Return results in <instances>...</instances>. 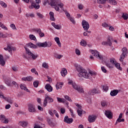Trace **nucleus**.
Segmentation results:
<instances>
[{"label": "nucleus", "instance_id": "13d9d810", "mask_svg": "<svg viewBox=\"0 0 128 128\" xmlns=\"http://www.w3.org/2000/svg\"><path fill=\"white\" fill-rule=\"evenodd\" d=\"M102 26H104V28H108V24L106 22H104L102 24Z\"/></svg>", "mask_w": 128, "mask_h": 128}, {"label": "nucleus", "instance_id": "c85d7f7f", "mask_svg": "<svg viewBox=\"0 0 128 128\" xmlns=\"http://www.w3.org/2000/svg\"><path fill=\"white\" fill-rule=\"evenodd\" d=\"M77 112L79 116H82V108H78L77 110Z\"/></svg>", "mask_w": 128, "mask_h": 128}, {"label": "nucleus", "instance_id": "9d476101", "mask_svg": "<svg viewBox=\"0 0 128 128\" xmlns=\"http://www.w3.org/2000/svg\"><path fill=\"white\" fill-rule=\"evenodd\" d=\"M91 54H93L94 56H96L98 60H102V56L100 55V52H98L96 50H92L91 52Z\"/></svg>", "mask_w": 128, "mask_h": 128}, {"label": "nucleus", "instance_id": "f704fd0d", "mask_svg": "<svg viewBox=\"0 0 128 128\" xmlns=\"http://www.w3.org/2000/svg\"><path fill=\"white\" fill-rule=\"evenodd\" d=\"M38 84H40V82H38V80H35L33 83L34 87L38 88Z\"/></svg>", "mask_w": 128, "mask_h": 128}, {"label": "nucleus", "instance_id": "680f3d73", "mask_svg": "<svg viewBox=\"0 0 128 128\" xmlns=\"http://www.w3.org/2000/svg\"><path fill=\"white\" fill-rule=\"evenodd\" d=\"M38 110H40L41 112H43L44 111V108H42V106H38Z\"/></svg>", "mask_w": 128, "mask_h": 128}, {"label": "nucleus", "instance_id": "39448f33", "mask_svg": "<svg viewBox=\"0 0 128 128\" xmlns=\"http://www.w3.org/2000/svg\"><path fill=\"white\" fill-rule=\"evenodd\" d=\"M48 102L49 103L53 102L54 99H52V98L48 96H46L45 97V98L44 100V102H43L44 106H46L48 104Z\"/></svg>", "mask_w": 128, "mask_h": 128}, {"label": "nucleus", "instance_id": "4be33fe9", "mask_svg": "<svg viewBox=\"0 0 128 128\" xmlns=\"http://www.w3.org/2000/svg\"><path fill=\"white\" fill-rule=\"evenodd\" d=\"M49 14L50 16V20H52L53 22H54L56 20V19H54V14L52 12H50L49 13Z\"/></svg>", "mask_w": 128, "mask_h": 128}, {"label": "nucleus", "instance_id": "7c9ffc66", "mask_svg": "<svg viewBox=\"0 0 128 128\" xmlns=\"http://www.w3.org/2000/svg\"><path fill=\"white\" fill-rule=\"evenodd\" d=\"M36 16H38L40 20L44 18V15L40 12H36Z\"/></svg>", "mask_w": 128, "mask_h": 128}, {"label": "nucleus", "instance_id": "8fccbe9b", "mask_svg": "<svg viewBox=\"0 0 128 128\" xmlns=\"http://www.w3.org/2000/svg\"><path fill=\"white\" fill-rule=\"evenodd\" d=\"M64 98H66V100H67L70 102H72V99H70V96H65Z\"/></svg>", "mask_w": 128, "mask_h": 128}, {"label": "nucleus", "instance_id": "338daca9", "mask_svg": "<svg viewBox=\"0 0 128 128\" xmlns=\"http://www.w3.org/2000/svg\"><path fill=\"white\" fill-rule=\"evenodd\" d=\"M89 74H90V76H96V73L94 72H92V71H90L89 72Z\"/></svg>", "mask_w": 128, "mask_h": 128}, {"label": "nucleus", "instance_id": "4468645a", "mask_svg": "<svg viewBox=\"0 0 128 128\" xmlns=\"http://www.w3.org/2000/svg\"><path fill=\"white\" fill-rule=\"evenodd\" d=\"M64 122H66V124H72V122H74V119L72 118H68V116H66L64 118Z\"/></svg>", "mask_w": 128, "mask_h": 128}, {"label": "nucleus", "instance_id": "de8ad7c7", "mask_svg": "<svg viewBox=\"0 0 128 128\" xmlns=\"http://www.w3.org/2000/svg\"><path fill=\"white\" fill-rule=\"evenodd\" d=\"M124 122V119H117L115 124L116 125L117 124H118V122Z\"/></svg>", "mask_w": 128, "mask_h": 128}, {"label": "nucleus", "instance_id": "0eeeda50", "mask_svg": "<svg viewBox=\"0 0 128 128\" xmlns=\"http://www.w3.org/2000/svg\"><path fill=\"white\" fill-rule=\"evenodd\" d=\"M30 2L32 4L31 6H29V8H30V10H32V8H35V10H38V8H40V4L36 5L34 1L30 0Z\"/></svg>", "mask_w": 128, "mask_h": 128}, {"label": "nucleus", "instance_id": "f3484780", "mask_svg": "<svg viewBox=\"0 0 128 128\" xmlns=\"http://www.w3.org/2000/svg\"><path fill=\"white\" fill-rule=\"evenodd\" d=\"M96 117L95 116H89L88 117V120L90 123L94 122H96Z\"/></svg>", "mask_w": 128, "mask_h": 128}, {"label": "nucleus", "instance_id": "58836bf2", "mask_svg": "<svg viewBox=\"0 0 128 128\" xmlns=\"http://www.w3.org/2000/svg\"><path fill=\"white\" fill-rule=\"evenodd\" d=\"M12 84V86H14V88H18V83L16 82L13 81L12 82V83L11 84V85Z\"/></svg>", "mask_w": 128, "mask_h": 128}, {"label": "nucleus", "instance_id": "37998d69", "mask_svg": "<svg viewBox=\"0 0 128 128\" xmlns=\"http://www.w3.org/2000/svg\"><path fill=\"white\" fill-rule=\"evenodd\" d=\"M103 88V90H104L105 92H106L108 90V86H106V84H104L102 86Z\"/></svg>", "mask_w": 128, "mask_h": 128}, {"label": "nucleus", "instance_id": "864d4df0", "mask_svg": "<svg viewBox=\"0 0 128 128\" xmlns=\"http://www.w3.org/2000/svg\"><path fill=\"white\" fill-rule=\"evenodd\" d=\"M110 2L113 6H116L118 4V2H116V1L115 0H112Z\"/></svg>", "mask_w": 128, "mask_h": 128}, {"label": "nucleus", "instance_id": "0e129e2a", "mask_svg": "<svg viewBox=\"0 0 128 128\" xmlns=\"http://www.w3.org/2000/svg\"><path fill=\"white\" fill-rule=\"evenodd\" d=\"M10 27L12 28L13 30H16V25H14V24H12Z\"/></svg>", "mask_w": 128, "mask_h": 128}, {"label": "nucleus", "instance_id": "69168bd1", "mask_svg": "<svg viewBox=\"0 0 128 128\" xmlns=\"http://www.w3.org/2000/svg\"><path fill=\"white\" fill-rule=\"evenodd\" d=\"M6 110H8L9 108H10V104H7L5 106Z\"/></svg>", "mask_w": 128, "mask_h": 128}, {"label": "nucleus", "instance_id": "4d7b16f0", "mask_svg": "<svg viewBox=\"0 0 128 128\" xmlns=\"http://www.w3.org/2000/svg\"><path fill=\"white\" fill-rule=\"evenodd\" d=\"M68 18L70 19V22H72V24H76V22H74V18H72V17H69Z\"/></svg>", "mask_w": 128, "mask_h": 128}, {"label": "nucleus", "instance_id": "052dcab7", "mask_svg": "<svg viewBox=\"0 0 128 128\" xmlns=\"http://www.w3.org/2000/svg\"><path fill=\"white\" fill-rule=\"evenodd\" d=\"M60 112H61V114H64V112H66V110L64 108H61Z\"/></svg>", "mask_w": 128, "mask_h": 128}, {"label": "nucleus", "instance_id": "cd10ccee", "mask_svg": "<svg viewBox=\"0 0 128 128\" xmlns=\"http://www.w3.org/2000/svg\"><path fill=\"white\" fill-rule=\"evenodd\" d=\"M114 66H115L116 68L119 70H122V67H120V64L119 63L116 62V64H114Z\"/></svg>", "mask_w": 128, "mask_h": 128}, {"label": "nucleus", "instance_id": "a19ab883", "mask_svg": "<svg viewBox=\"0 0 128 128\" xmlns=\"http://www.w3.org/2000/svg\"><path fill=\"white\" fill-rule=\"evenodd\" d=\"M42 66L44 68L48 69V64L46 62L42 64Z\"/></svg>", "mask_w": 128, "mask_h": 128}, {"label": "nucleus", "instance_id": "aec40b11", "mask_svg": "<svg viewBox=\"0 0 128 128\" xmlns=\"http://www.w3.org/2000/svg\"><path fill=\"white\" fill-rule=\"evenodd\" d=\"M0 64L4 66V64H6V62L4 60V56L0 55Z\"/></svg>", "mask_w": 128, "mask_h": 128}, {"label": "nucleus", "instance_id": "e2e57ef3", "mask_svg": "<svg viewBox=\"0 0 128 128\" xmlns=\"http://www.w3.org/2000/svg\"><path fill=\"white\" fill-rule=\"evenodd\" d=\"M70 112L71 113V116H74V110H72L71 108L70 109Z\"/></svg>", "mask_w": 128, "mask_h": 128}, {"label": "nucleus", "instance_id": "bf43d9fd", "mask_svg": "<svg viewBox=\"0 0 128 128\" xmlns=\"http://www.w3.org/2000/svg\"><path fill=\"white\" fill-rule=\"evenodd\" d=\"M101 68L103 72H106V68H104V66H102Z\"/></svg>", "mask_w": 128, "mask_h": 128}, {"label": "nucleus", "instance_id": "603ef678", "mask_svg": "<svg viewBox=\"0 0 128 128\" xmlns=\"http://www.w3.org/2000/svg\"><path fill=\"white\" fill-rule=\"evenodd\" d=\"M101 106H106L108 104H106V102L103 101L101 102Z\"/></svg>", "mask_w": 128, "mask_h": 128}, {"label": "nucleus", "instance_id": "2eb2a0df", "mask_svg": "<svg viewBox=\"0 0 128 128\" xmlns=\"http://www.w3.org/2000/svg\"><path fill=\"white\" fill-rule=\"evenodd\" d=\"M120 92V90H112L110 92V94L111 96H116L118 94V92Z\"/></svg>", "mask_w": 128, "mask_h": 128}, {"label": "nucleus", "instance_id": "b1692460", "mask_svg": "<svg viewBox=\"0 0 128 128\" xmlns=\"http://www.w3.org/2000/svg\"><path fill=\"white\" fill-rule=\"evenodd\" d=\"M62 86H64V82H58L56 84V88L57 90H60V88H62Z\"/></svg>", "mask_w": 128, "mask_h": 128}, {"label": "nucleus", "instance_id": "f8f14e48", "mask_svg": "<svg viewBox=\"0 0 128 128\" xmlns=\"http://www.w3.org/2000/svg\"><path fill=\"white\" fill-rule=\"evenodd\" d=\"M0 120L2 122H3V124H8V120L6 118V116H4V115H0Z\"/></svg>", "mask_w": 128, "mask_h": 128}, {"label": "nucleus", "instance_id": "a18cd8bd", "mask_svg": "<svg viewBox=\"0 0 128 128\" xmlns=\"http://www.w3.org/2000/svg\"><path fill=\"white\" fill-rule=\"evenodd\" d=\"M72 86L74 88V90H76L80 86H78L76 84V83H74V84H72Z\"/></svg>", "mask_w": 128, "mask_h": 128}, {"label": "nucleus", "instance_id": "dca6fc26", "mask_svg": "<svg viewBox=\"0 0 128 128\" xmlns=\"http://www.w3.org/2000/svg\"><path fill=\"white\" fill-rule=\"evenodd\" d=\"M45 88L49 92H52V86L50 84H48L45 86Z\"/></svg>", "mask_w": 128, "mask_h": 128}, {"label": "nucleus", "instance_id": "bb28decb", "mask_svg": "<svg viewBox=\"0 0 128 128\" xmlns=\"http://www.w3.org/2000/svg\"><path fill=\"white\" fill-rule=\"evenodd\" d=\"M54 40L56 42V44H58V46L60 48L62 46V44L60 43V38L58 37H56L54 38Z\"/></svg>", "mask_w": 128, "mask_h": 128}, {"label": "nucleus", "instance_id": "1a4fd4ad", "mask_svg": "<svg viewBox=\"0 0 128 128\" xmlns=\"http://www.w3.org/2000/svg\"><path fill=\"white\" fill-rule=\"evenodd\" d=\"M82 26L84 30L88 32V28H90V24H88V22L86 20H83L82 21Z\"/></svg>", "mask_w": 128, "mask_h": 128}, {"label": "nucleus", "instance_id": "5fc2aeb1", "mask_svg": "<svg viewBox=\"0 0 128 128\" xmlns=\"http://www.w3.org/2000/svg\"><path fill=\"white\" fill-rule=\"evenodd\" d=\"M76 54L77 56H80V51L78 49L76 50Z\"/></svg>", "mask_w": 128, "mask_h": 128}, {"label": "nucleus", "instance_id": "6ab92c4d", "mask_svg": "<svg viewBox=\"0 0 128 128\" xmlns=\"http://www.w3.org/2000/svg\"><path fill=\"white\" fill-rule=\"evenodd\" d=\"M60 74L62 76H66L68 74V71L66 70V69L63 68L60 72Z\"/></svg>", "mask_w": 128, "mask_h": 128}, {"label": "nucleus", "instance_id": "79ce46f5", "mask_svg": "<svg viewBox=\"0 0 128 128\" xmlns=\"http://www.w3.org/2000/svg\"><path fill=\"white\" fill-rule=\"evenodd\" d=\"M106 0H98V3L100 4H106Z\"/></svg>", "mask_w": 128, "mask_h": 128}, {"label": "nucleus", "instance_id": "3c124183", "mask_svg": "<svg viewBox=\"0 0 128 128\" xmlns=\"http://www.w3.org/2000/svg\"><path fill=\"white\" fill-rule=\"evenodd\" d=\"M57 6H60V8H64V4L62 3L58 4L57 2Z\"/></svg>", "mask_w": 128, "mask_h": 128}, {"label": "nucleus", "instance_id": "6e6552de", "mask_svg": "<svg viewBox=\"0 0 128 128\" xmlns=\"http://www.w3.org/2000/svg\"><path fill=\"white\" fill-rule=\"evenodd\" d=\"M28 110L30 112H36V106L34 104H28Z\"/></svg>", "mask_w": 128, "mask_h": 128}, {"label": "nucleus", "instance_id": "4c0bfd02", "mask_svg": "<svg viewBox=\"0 0 128 128\" xmlns=\"http://www.w3.org/2000/svg\"><path fill=\"white\" fill-rule=\"evenodd\" d=\"M29 38L30 40H36V36H34V34H30L29 36Z\"/></svg>", "mask_w": 128, "mask_h": 128}, {"label": "nucleus", "instance_id": "473e14b6", "mask_svg": "<svg viewBox=\"0 0 128 128\" xmlns=\"http://www.w3.org/2000/svg\"><path fill=\"white\" fill-rule=\"evenodd\" d=\"M47 122L48 124L50 126H54V122L52 121V120L50 119H48Z\"/></svg>", "mask_w": 128, "mask_h": 128}, {"label": "nucleus", "instance_id": "a211bd4d", "mask_svg": "<svg viewBox=\"0 0 128 128\" xmlns=\"http://www.w3.org/2000/svg\"><path fill=\"white\" fill-rule=\"evenodd\" d=\"M12 78H6L5 81V84H7L8 86H12Z\"/></svg>", "mask_w": 128, "mask_h": 128}, {"label": "nucleus", "instance_id": "412c9836", "mask_svg": "<svg viewBox=\"0 0 128 128\" xmlns=\"http://www.w3.org/2000/svg\"><path fill=\"white\" fill-rule=\"evenodd\" d=\"M19 126H22L23 128H26L28 126V122H19L18 123Z\"/></svg>", "mask_w": 128, "mask_h": 128}, {"label": "nucleus", "instance_id": "ddd939ff", "mask_svg": "<svg viewBox=\"0 0 128 128\" xmlns=\"http://www.w3.org/2000/svg\"><path fill=\"white\" fill-rule=\"evenodd\" d=\"M105 116H107V118L110 120H112V113L110 110L105 111Z\"/></svg>", "mask_w": 128, "mask_h": 128}, {"label": "nucleus", "instance_id": "ea45409f", "mask_svg": "<svg viewBox=\"0 0 128 128\" xmlns=\"http://www.w3.org/2000/svg\"><path fill=\"white\" fill-rule=\"evenodd\" d=\"M0 4L2 6V8H6V6H8L6 4L4 3V2L2 1L0 2Z\"/></svg>", "mask_w": 128, "mask_h": 128}, {"label": "nucleus", "instance_id": "393cba45", "mask_svg": "<svg viewBox=\"0 0 128 128\" xmlns=\"http://www.w3.org/2000/svg\"><path fill=\"white\" fill-rule=\"evenodd\" d=\"M52 26L54 28H56V30H60L62 28V27H60V26L58 24H56V23L52 22Z\"/></svg>", "mask_w": 128, "mask_h": 128}, {"label": "nucleus", "instance_id": "c756f323", "mask_svg": "<svg viewBox=\"0 0 128 128\" xmlns=\"http://www.w3.org/2000/svg\"><path fill=\"white\" fill-rule=\"evenodd\" d=\"M80 46H86V41L84 40V39H82L80 42Z\"/></svg>", "mask_w": 128, "mask_h": 128}, {"label": "nucleus", "instance_id": "72a5a7b5", "mask_svg": "<svg viewBox=\"0 0 128 128\" xmlns=\"http://www.w3.org/2000/svg\"><path fill=\"white\" fill-rule=\"evenodd\" d=\"M122 18L124 20H126L128 18V14L122 13Z\"/></svg>", "mask_w": 128, "mask_h": 128}, {"label": "nucleus", "instance_id": "e433bc0d", "mask_svg": "<svg viewBox=\"0 0 128 128\" xmlns=\"http://www.w3.org/2000/svg\"><path fill=\"white\" fill-rule=\"evenodd\" d=\"M56 98L58 102H64L65 100L64 98H60L58 97H57Z\"/></svg>", "mask_w": 128, "mask_h": 128}, {"label": "nucleus", "instance_id": "20e7f679", "mask_svg": "<svg viewBox=\"0 0 128 128\" xmlns=\"http://www.w3.org/2000/svg\"><path fill=\"white\" fill-rule=\"evenodd\" d=\"M122 54L120 56V62H123L124 59L126 56L128 54V49L124 47L122 49Z\"/></svg>", "mask_w": 128, "mask_h": 128}, {"label": "nucleus", "instance_id": "5701e85b", "mask_svg": "<svg viewBox=\"0 0 128 128\" xmlns=\"http://www.w3.org/2000/svg\"><path fill=\"white\" fill-rule=\"evenodd\" d=\"M20 88H21V90H26V92H30V90L26 88V86L25 84L22 85V84H20Z\"/></svg>", "mask_w": 128, "mask_h": 128}, {"label": "nucleus", "instance_id": "49530a36", "mask_svg": "<svg viewBox=\"0 0 128 128\" xmlns=\"http://www.w3.org/2000/svg\"><path fill=\"white\" fill-rule=\"evenodd\" d=\"M34 32H36L37 34H40L42 32V30L40 28H34Z\"/></svg>", "mask_w": 128, "mask_h": 128}, {"label": "nucleus", "instance_id": "2f4dec72", "mask_svg": "<svg viewBox=\"0 0 128 128\" xmlns=\"http://www.w3.org/2000/svg\"><path fill=\"white\" fill-rule=\"evenodd\" d=\"M4 50H8L9 52H12V46L8 45L7 46V48H4Z\"/></svg>", "mask_w": 128, "mask_h": 128}, {"label": "nucleus", "instance_id": "f257e3e1", "mask_svg": "<svg viewBox=\"0 0 128 128\" xmlns=\"http://www.w3.org/2000/svg\"><path fill=\"white\" fill-rule=\"evenodd\" d=\"M52 43L51 42H45L42 43L38 42L36 44V45L32 42H30L26 44V46L28 48H38V46L40 48H50V46H52Z\"/></svg>", "mask_w": 128, "mask_h": 128}, {"label": "nucleus", "instance_id": "a878e982", "mask_svg": "<svg viewBox=\"0 0 128 128\" xmlns=\"http://www.w3.org/2000/svg\"><path fill=\"white\" fill-rule=\"evenodd\" d=\"M112 37L109 36L107 40L108 45V44L110 46H112Z\"/></svg>", "mask_w": 128, "mask_h": 128}, {"label": "nucleus", "instance_id": "f03ea898", "mask_svg": "<svg viewBox=\"0 0 128 128\" xmlns=\"http://www.w3.org/2000/svg\"><path fill=\"white\" fill-rule=\"evenodd\" d=\"M76 70L79 72L78 76L80 78H90V74L88 73V71L80 65H75Z\"/></svg>", "mask_w": 128, "mask_h": 128}, {"label": "nucleus", "instance_id": "c9c22d12", "mask_svg": "<svg viewBox=\"0 0 128 128\" xmlns=\"http://www.w3.org/2000/svg\"><path fill=\"white\" fill-rule=\"evenodd\" d=\"M76 90L78 92H82V94H84V89L82 88L80 86H78V88H77V90Z\"/></svg>", "mask_w": 128, "mask_h": 128}, {"label": "nucleus", "instance_id": "6e6d98bb", "mask_svg": "<svg viewBox=\"0 0 128 128\" xmlns=\"http://www.w3.org/2000/svg\"><path fill=\"white\" fill-rule=\"evenodd\" d=\"M32 80H34V78H32V76H29L27 77V80L28 82H32Z\"/></svg>", "mask_w": 128, "mask_h": 128}, {"label": "nucleus", "instance_id": "423d86ee", "mask_svg": "<svg viewBox=\"0 0 128 128\" xmlns=\"http://www.w3.org/2000/svg\"><path fill=\"white\" fill-rule=\"evenodd\" d=\"M50 4L51 6H54L56 12H60V8L58 6V2L56 0H52L50 2Z\"/></svg>", "mask_w": 128, "mask_h": 128}, {"label": "nucleus", "instance_id": "09e8293b", "mask_svg": "<svg viewBox=\"0 0 128 128\" xmlns=\"http://www.w3.org/2000/svg\"><path fill=\"white\" fill-rule=\"evenodd\" d=\"M62 10L63 12H64L66 16H68V18L70 16V14L66 10H64V8H62Z\"/></svg>", "mask_w": 128, "mask_h": 128}, {"label": "nucleus", "instance_id": "774afa93", "mask_svg": "<svg viewBox=\"0 0 128 128\" xmlns=\"http://www.w3.org/2000/svg\"><path fill=\"white\" fill-rule=\"evenodd\" d=\"M78 8L79 10H82V8H84V6L82 4H80L78 6Z\"/></svg>", "mask_w": 128, "mask_h": 128}, {"label": "nucleus", "instance_id": "9b49d317", "mask_svg": "<svg viewBox=\"0 0 128 128\" xmlns=\"http://www.w3.org/2000/svg\"><path fill=\"white\" fill-rule=\"evenodd\" d=\"M88 94L90 96H94V94H100V90H97L96 88H94L92 90H90L88 92Z\"/></svg>", "mask_w": 128, "mask_h": 128}, {"label": "nucleus", "instance_id": "c03bdc74", "mask_svg": "<svg viewBox=\"0 0 128 128\" xmlns=\"http://www.w3.org/2000/svg\"><path fill=\"white\" fill-rule=\"evenodd\" d=\"M110 62L114 66L116 64V61L114 60V58H111L110 59Z\"/></svg>", "mask_w": 128, "mask_h": 128}, {"label": "nucleus", "instance_id": "7ed1b4c3", "mask_svg": "<svg viewBox=\"0 0 128 128\" xmlns=\"http://www.w3.org/2000/svg\"><path fill=\"white\" fill-rule=\"evenodd\" d=\"M24 48L26 50V52L28 55V56L24 55V58H27V60H28V58H32V60H36V58H38V54H34L30 50V49L28 48L26 46L24 47Z\"/></svg>", "mask_w": 128, "mask_h": 128}]
</instances>
